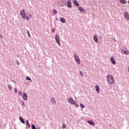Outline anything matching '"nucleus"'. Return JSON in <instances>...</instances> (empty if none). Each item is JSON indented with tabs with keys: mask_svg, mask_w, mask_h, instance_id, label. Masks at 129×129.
<instances>
[{
	"mask_svg": "<svg viewBox=\"0 0 129 129\" xmlns=\"http://www.w3.org/2000/svg\"><path fill=\"white\" fill-rule=\"evenodd\" d=\"M106 78H107V82L109 83V84L110 85L113 84L114 82V78L112 75H110V74H108V75H107Z\"/></svg>",
	"mask_w": 129,
	"mask_h": 129,
	"instance_id": "obj_1",
	"label": "nucleus"
},
{
	"mask_svg": "<svg viewBox=\"0 0 129 129\" xmlns=\"http://www.w3.org/2000/svg\"><path fill=\"white\" fill-rule=\"evenodd\" d=\"M75 60L77 62V64H79L81 63V60L78 54H74Z\"/></svg>",
	"mask_w": 129,
	"mask_h": 129,
	"instance_id": "obj_2",
	"label": "nucleus"
},
{
	"mask_svg": "<svg viewBox=\"0 0 129 129\" xmlns=\"http://www.w3.org/2000/svg\"><path fill=\"white\" fill-rule=\"evenodd\" d=\"M55 41L57 43V44L59 46H60V38H59V36L57 34L55 35Z\"/></svg>",
	"mask_w": 129,
	"mask_h": 129,
	"instance_id": "obj_3",
	"label": "nucleus"
},
{
	"mask_svg": "<svg viewBox=\"0 0 129 129\" xmlns=\"http://www.w3.org/2000/svg\"><path fill=\"white\" fill-rule=\"evenodd\" d=\"M20 15L22 16V18L23 20H25L26 18V14L24 10L22 9L20 12Z\"/></svg>",
	"mask_w": 129,
	"mask_h": 129,
	"instance_id": "obj_4",
	"label": "nucleus"
},
{
	"mask_svg": "<svg viewBox=\"0 0 129 129\" xmlns=\"http://www.w3.org/2000/svg\"><path fill=\"white\" fill-rule=\"evenodd\" d=\"M67 6L68 8H73V6H72V2H71V0H68L67 1Z\"/></svg>",
	"mask_w": 129,
	"mask_h": 129,
	"instance_id": "obj_5",
	"label": "nucleus"
},
{
	"mask_svg": "<svg viewBox=\"0 0 129 129\" xmlns=\"http://www.w3.org/2000/svg\"><path fill=\"white\" fill-rule=\"evenodd\" d=\"M76 101H74V99L72 97H70L68 100V103H71L72 105L75 103Z\"/></svg>",
	"mask_w": 129,
	"mask_h": 129,
	"instance_id": "obj_6",
	"label": "nucleus"
},
{
	"mask_svg": "<svg viewBox=\"0 0 129 129\" xmlns=\"http://www.w3.org/2000/svg\"><path fill=\"white\" fill-rule=\"evenodd\" d=\"M110 60H111V62H112V64H113V65H115L116 64V61L114 59V57H113V56L110 57Z\"/></svg>",
	"mask_w": 129,
	"mask_h": 129,
	"instance_id": "obj_7",
	"label": "nucleus"
},
{
	"mask_svg": "<svg viewBox=\"0 0 129 129\" xmlns=\"http://www.w3.org/2000/svg\"><path fill=\"white\" fill-rule=\"evenodd\" d=\"M121 51L122 52V53H123L125 55H128L129 54V51L128 50H125L124 49H122V50H121Z\"/></svg>",
	"mask_w": 129,
	"mask_h": 129,
	"instance_id": "obj_8",
	"label": "nucleus"
},
{
	"mask_svg": "<svg viewBox=\"0 0 129 129\" xmlns=\"http://www.w3.org/2000/svg\"><path fill=\"white\" fill-rule=\"evenodd\" d=\"M23 98L24 99V100L26 101L27 100L28 98V96L26 93H24L23 94Z\"/></svg>",
	"mask_w": 129,
	"mask_h": 129,
	"instance_id": "obj_9",
	"label": "nucleus"
},
{
	"mask_svg": "<svg viewBox=\"0 0 129 129\" xmlns=\"http://www.w3.org/2000/svg\"><path fill=\"white\" fill-rule=\"evenodd\" d=\"M93 39L95 43L98 42V36L97 35H95L93 36Z\"/></svg>",
	"mask_w": 129,
	"mask_h": 129,
	"instance_id": "obj_10",
	"label": "nucleus"
},
{
	"mask_svg": "<svg viewBox=\"0 0 129 129\" xmlns=\"http://www.w3.org/2000/svg\"><path fill=\"white\" fill-rule=\"evenodd\" d=\"M88 123H89V124L92 125V126H95V123L91 120H89L88 121Z\"/></svg>",
	"mask_w": 129,
	"mask_h": 129,
	"instance_id": "obj_11",
	"label": "nucleus"
},
{
	"mask_svg": "<svg viewBox=\"0 0 129 129\" xmlns=\"http://www.w3.org/2000/svg\"><path fill=\"white\" fill-rule=\"evenodd\" d=\"M50 101L51 102V103L53 105L56 104V102L55 100V98H54L53 97L50 98Z\"/></svg>",
	"mask_w": 129,
	"mask_h": 129,
	"instance_id": "obj_12",
	"label": "nucleus"
},
{
	"mask_svg": "<svg viewBox=\"0 0 129 129\" xmlns=\"http://www.w3.org/2000/svg\"><path fill=\"white\" fill-rule=\"evenodd\" d=\"M124 17L127 20H129V13L128 12H125L124 13Z\"/></svg>",
	"mask_w": 129,
	"mask_h": 129,
	"instance_id": "obj_13",
	"label": "nucleus"
},
{
	"mask_svg": "<svg viewBox=\"0 0 129 129\" xmlns=\"http://www.w3.org/2000/svg\"><path fill=\"white\" fill-rule=\"evenodd\" d=\"M78 10L80 11L81 13H83L86 12L85 10L82 7H79Z\"/></svg>",
	"mask_w": 129,
	"mask_h": 129,
	"instance_id": "obj_14",
	"label": "nucleus"
},
{
	"mask_svg": "<svg viewBox=\"0 0 129 129\" xmlns=\"http://www.w3.org/2000/svg\"><path fill=\"white\" fill-rule=\"evenodd\" d=\"M95 90H96V91L97 93H100V88H99V86L98 85H96L95 86Z\"/></svg>",
	"mask_w": 129,
	"mask_h": 129,
	"instance_id": "obj_15",
	"label": "nucleus"
},
{
	"mask_svg": "<svg viewBox=\"0 0 129 129\" xmlns=\"http://www.w3.org/2000/svg\"><path fill=\"white\" fill-rule=\"evenodd\" d=\"M74 4L77 7H79L80 6V4H79L78 1H77V0H74Z\"/></svg>",
	"mask_w": 129,
	"mask_h": 129,
	"instance_id": "obj_16",
	"label": "nucleus"
},
{
	"mask_svg": "<svg viewBox=\"0 0 129 129\" xmlns=\"http://www.w3.org/2000/svg\"><path fill=\"white\" fill-rule=\"evenodd\" d=\"M60 21L61 23H66V19L64 18H61L60 19Z\"/></svg>",
	"mask_w": 129,
	"mask_h": 129,
	"instance_id": "obj_17",
	"label": "nucleus"
},
{
	"mask_svg": "<svg viewBox=\"0 0 129 129\" xmlns=\"http://www.w3.org/2000/svg\"><path fill=\"white\" fill-rule=\"evenodd\" d=\"M19 119H20L21 122H22V123H24V124L25 123V122L22 117L20 116L19 117Z\"/></svg>",
	"mask_w": 129,
	"mask_h": 129,
	"instance_id": "obj_18",
	"label": "nucleus"
},
{
	"mask_svg": "<svg viewBox=\"0 0 129 129\" xmlns=\"http://www.w3.org/2000/svg\"><path fill=\"white\" fill-rule=\"evenodd\" d=\"M73 105L74 107H76L77 108L80 107V105L77 103L76 101L75 102V103L73 104Z\"/></svg>",
	"mask_w": 129,
	"mask_h": 129,
	"instance_id": "obj_19",
	"label": "nucleus"
},
{
	"mask_svg": "<svg viewBox=\"0 0 129 129\" xmlns=\"http://www.w3.org/2000/svg\"><path fill=\"white\" fill-rule=\"evenodd\" d=\"M80 106L81 109H84L85 108V106L83 104L80 103Z\"/></svg>",
	"mask_w": 129,
	"mask_h": 129,
	"instance_id": "obj_20",
	"label": "nucleus"
},
{
	"mask_svg": "<svg viewBox=\"0 0 129 129\" xmlns=\"http://www.w3.org/2000/svg\"><path fill=\"white\" fill-rule=\"evenodd\" d=\"M26 80L27 81H30V83L32 82V80L29 76L26 77Z\"/></svg>",
	"mask_w": 129,
	"mask_h": 129,
	"instance_id": "obj_21",
	"label": "nucleus"
},
{
	"mask_svg": "<svg viewBox=\"0 0 129 129\" xmlns=\"http://www.w3.org/2000/svg\"><path fill=\"white\" fill-rule=\"evenodd\" d=\"M26 124H27V126L30 128V123H29L28 120H26Z\"/></svg>",
	"mask_w": 129,
	"mask_h": 129,
	"instance_id": "obj_22",
	"label": "nucleus"
},
{
	"mask_svg": "<svg viewBox=\"0 0 129 129\" xmlns=\"http://www.w3.org/2000/svg\"><path fill=\"white\" fill-rule=\"evenodd\" d=\"M120 3L125 4L126 3V1L125 0H120Z\"/></svg>",
	"mask_w": 129,
	"mask_h": 129,
	"instance_id": "obj_23",
	"label": "nucleus"
},
{
	"mask_svg": "<svg viewBox=\"0 0 129 129\" xmlns=\"http://www.w3.org/2000/svg\"><path fill=\"white\" fill-rule=\"evenodd\" d=\"M52 13L53 14H55L57 13V11L56 9H53L52 10Z\"/></svg>",
	"mask_w": 129,
	"mask_h": 129,
	"instance_id": "obj_24",
	"label": "nucleus"
},
{
	"mask_svg": "<svg viewBox=\"0 0 129 129\" xmlns=\"http://www.w3.org/2000/svg\"><path fill=\"white\" fill-rule=\"evenodd\" d=\"M8 89L10 90L12 89V86L11 84H8Z\"/></svg>",
	"mask_w": 129,
	"mask_h": 129,
	"instance_id": "obj_25",
	"label": "nucleus"
},
{
	"mask_svg": "<svg viewBox=\"0 0 129 129\" xmlns=\"http://www.w3.org/2000/svg\"><path fill=\"white\" fill-rule=\"evenodd\" d=\"M31 127H32V129H36L35 125L33 124L31 125Z\"/></svg>",
	"mask_w": 129,
	"mask_h": 129,
	"instance_id": "obj_26",
	"label": "nucleus"
},
{
	"mask_svg": "<svg viewBox=\"0 0 129 129\" xmlns=\"http://www.w3.org/2000/svg\"><path fill=\"white\" fill-rule=\"evenodd\" d=\"M66 123H63L62 125V128H66Z\"/></svg>",
	"mask_w": 129,
	"mask_h": 129,
	"instance_id": "obj_27",
	"label": "nucleus"
},
{
	"mask_svg": "<svg viewBox=\"0 0 129 129\" xmlns=\"http://www.w3.org/2000/svg\"><path fill=\"white\" fill-rule=\"evenodd\" d=\"M80 74L81 76H83V75H84L83 72L81 71H80Z\"/></svg>",
	"mask_w": 129,
	"mask_h": 129,
	"instance_id": "obj_28",
	"label": "nucleus"
},
{
	"mask_svg": "<svg viewBox=\"0 0 129 129\" xmlns=\"http://www.w3.org/2000/svg\"><path fill=\"white\" fill-rule=\"evenodd\" d=\"M18 95L19 96H22V92L21 91H19Z\"/></svg>",
	"mask_w": 129,
	"mask_h": 129,
	"instance_id": "obj_29",
	"label": "nucleus"
},
{
	"mask_svg": "<svg viewBox=\"0 0 129 129\" xmlns=\"http://www.w3.org/2000/svg\"><path fill=\"white\" fill-rule=\"evenodd\" d=\"M14 91H15V93L16 94L17 93V92H18V89H17V88H15L14 89Z\"/></svg>",
	"mask_w": 129,
	"mask_h": 129,
	"instance_id": "obj_30",
	"label": "nucleus"
},
{
	"mask_svg": "<svg viewBox=\"0 0 129 129\" xmlns=\"http://www.w3.org/2000/svg\"><path fill=\"white\" fill-rule=\"evenodd\" d=\"M27 33L28 34V36L30 37H31V35H30V32L29 31H27Z\"/></svg>",
	"mask_w": 129,
	"mask_h": 129,
	"instance_id": "obj_31",
	"label": "nucleus"
},
{
	"mask_svg": "<svg viewBox=\"0 0 129 129\" xmlns=\"http://www.w3.org/2000/svg\"><path fill=\"white\" fill-rule=\"evenodd\" d=\"M26 18V20H30V18H29V17L28 16H27Z\"/></svg>",
	"mask_w": 129,
	"mask_h": 129,
	"instance_id": "obj_32",
	"label": "nucleus"
},
{
	"mask_svg": "<svg viewBox=\"0 0 129 129\" xmlns=\"http://www.w3.org/2000/svg\"><path fill=\"white\" fill-rule=\"evenodd\" d=\"M22 106H25V103H24V101L22 102Z\"/></svg>",
	"mask_w": 129,
	"mask_h": 129,
	"instance_id": "obj_33",
	"label": "nucleus"
},
{
	"mask_svg": "<svg viewBox=\"0 0 129 129\" xmlns=\"http://www.w3.org/2000/svg\"><path fill=\"white\" fill-rule=\"evenodd\" d=\"M52 33H55V29H54V28H53V29H52Z\"/></svg>",
	"mask_w": 129,
	"mask_h": 129,
	"instance_id": "obj_34",
	"label": "nucleus"
},
{
	"mask_svg": "<svg viewBox=\"0 0 129 129\" xmlns=\"http://www.w3.org/2000/svg\"><path fill=\"white\" fill-rule=\"evenodd\" d=\"M17 64L18 65H19V64H20V63H19L18 60H17Z\"/></svg>",
	"mask_w": 129,
	"mask_h": 129,
	"instance_id": "obj_35",
	"label": "nucleus"
},
{
	"mask_svg": "<svg viewBox=\"0 0 129 129\" xmlns=\"http://www.w3.org/2000/svg\"><path fill=\"white\" fill-rule=\"evenodd\" d=\"M29 17H30V18H31V17H32V16H31V14H29Z\"/></svg>",
	"mask_w": 129,
	"mask_h": 129,
	"instance_id": "obj_36",
	"label": "nucleus"
},
{
	"mask_svg": "<svg viewBox=\"0 0 129 129\" xmlns=\"http://www.w3.org/2000/svg\"><path fill=\"white\" fill-rule=\"evenodd\" d=\"M37 129H41L40 127L37 128Z\"/></svg>",
	"mask_w": 129,
	"mask_h": 129,
	"instance_id": "obj_37",
	"label": "nucleus"
},
{
	"mask_svg": "<svg viewBox=\"0 0 129 129\" xmlns=\"http://www.w3.org/2000/svg\"><path fill=\"white\" fill-rule=\"evenodd\" d=\"M14 83L16 84V81H14Z\"/></svg>",
	"mask_w": 129,
	"mask_h": 129,
	"instance_id": "obj_38",
	"label": "nucleus"
},
{
	"mask_svg": "<svg viewBox=\"0 0 129 129\" xmlns=\"http://www.w3.org/2000/svg\"><path fill=\"white\" fill-rule=\"evenodd\" d=\"M128 72H129V67H128Z\"/></svg>",
	"mask_w": 129,
	"mask_h": 129,
	"instance_id": "obj_39",
	"label": "nucleus"
},
{
	"mask_svg": "<svg viewBox=\"0 0 129 129\" xmlns=\"http://www.w3.org/2000/svg\"><path fill=\"white\" fill-rule=\"evenodd\" d=\"M1 37L2 38H3V36H1Z\"/></svg>",
	"mask_w": 129,
	"mask_h": 129,
	"instance_id": "obj_40",
	"label": "nucleus"
},
{
	"mask_svg": "<svg viewBox=\"0 0 129 129\" xmlns=\"http://www.w3.org/2000/svg\"><path fill=\"white\" fill-rule=\"evenodd\" d=\"M126 49H127V48L126 47V48H125Z\"/></svg>",
	"mask_w": 129,
	"mask_h": 129,
	"instance_id": "obj_41",
	"label": "nucleus"
},
{
	"mask_svg": "<svg viewBox=\"0 0 129 129\" xmlns=\"http://www.w3.org/2000/svg\"><path fill=\"white\" fill-rule=\"evenodd\" d=\"M128 3L129 4V1H128Z\"/></svg>",
	"mask_w": 129,
	"mask_h": 129,
	"instance_id": "obj_42",
	"label": "nucleus"
}]
</instances>
